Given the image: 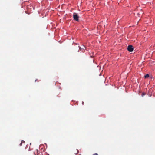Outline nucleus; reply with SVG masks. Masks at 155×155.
Masks as SVG:
<instances>
[{
  "instance_id": "obj_1",
  "label": "nucleus",
  "mask_w": 155,
  "mask_h": 155,
  "mask_svg": "<svg viewBox=\"0 0 155 155\" xmlns=\"http://www.w3.org/2000/svg\"><path fill=\"white\" fill-rule=\"evenodd\" d=\"M74 19L76 21H79V16L76 13H74L73 14Z\"/></svg>"
},
{
  "instance_id": "obj_2",
  "label": "nucleus",
  "mask_w": 155,
  "mask_h": 155,
  "mask_svg": "<svg viewBox=\"0 0 155 155\" xmlns=\"http://www.w3.org/2000/svg\"><path fill=\"white\" fill-rule=\"evenodd\" d=\"M133 47L132 45H128L127 47V50L129 52L133 51Z\"/></svg>"
},
{
  "instance_id": "obj_3",
  "label": "nucleus",
  "mask_w": 155,
  "mask_h": 155,
  "mask_svg": "<svg viewBox=\"0 0 155 155\" xmlns=\"http://www.w3.org/2000/svg\"><path fill=\"white\" fill-rule=\"evenodd\" d=\"M35 155H42V153L39 152L38 150H36L34 152Z\"/></svg>"
},
{
  "instance_id": "obj_4",
  "label": "nucleus",
  "mask_w": 155,
  "mask_h": 155,
  "mask_svg": "<svg viewBox=\"0 0 155 155\" xmlns=\"http://www.w3.org/2000/svg\"><path fill=\"white\" fill-rule=\"evenodd\" d=\"M143 11L142 10H140V11L138 13L137 15L139 17H140L141 16V15L143 14Z\"/></svg>"
},
{
  "instance_id": "obj_5",
  "label": "nucleus",
  "mask_w": 155,
  "mask_h": 155,
  "mask_svg": "<svg viewBox=\"0 0 155 155\" xmlns=\"http://www.w3.org/2000/svg\"><path fill=\"white\" fill-rule=\"evenodd\" d=\"M75 151L74 152V153L76 154H77L78 152V149H76V150H75Z\"/></svg>"
},
{
  "instance_id": "obj_6",
  "label": "nucleus",
  "mask_w": 155,
  "mask_h": 155,
  "mask_svg": "<svg viewBox=\"0 0 155 155\" xmlns=\"http://www.w3.org/2000/svg\"><path fill=\"white\" fill-rule=\"evenodd\" d=\"M149 76V74H147L144 77L145 78H148Z\"/></svg>"
},
{
  "instance_id": "obj_7",
  "label": "nucleus",
  "mask_w": 155,
  "mask_h": 155,
  "mask_svg": "<svg viewBox=\"0 0 155 155\" xmlns=\"http://www.w3.org/2000/svg\"><path fill=\"white\" fill-rule=\"evenodd\" d=\"M146 94L145 93L143 92L142 93V94L141 95L142 97H143L145 95H146Z\"/></svg>"
},
{
  "instance_id": "obj_8",
  "label": "nucleus",
  "mask_w": 155,
  "mask_h": 155,
  "mask_svg": "<svg viewBox=\"0 0 155 155\" xmlns=\"http://www.w3.org/2000/svg\"><path fill=\"white\" fill-rule=\"evenodd\" d=\"M21 142L22 143H25V141H23V140H22Z\"/></svg>"
},
{
  "instance_id": "obj_9",
  "label": "nucleus",
  "mask_w": 155,
  "mask_h": 155,
  "mask_svg": "<svg viewBox=\"0 0 155 155\" xmlns=\"http://www.w3.org/2000/svg\"><path fill=\"white\" fill-rule=\"evenodd\" d=\"M93 155H98V154L97 153H95L93 154Z\"/></svg>"
},
{
  "instance_id": "obj_10",
  "label": "nucleus",
  "mask_w": 155,
  "mask_h": 155,
  "mask_svg": "<svg viewBox=\"0 0 155 155\" xmlns=\"http://www.w3.org/2000/svg\"><path fill=\"white\" fill-rule=\"evenodd\" d=\"M22 143L21 142V143H20V146H21V145H22Z\"/></svg>"
},
{
  "instance_id": "obj_11",
  "label": "nucleus",
  "mask_w": 155,
  "mask_h": 155,
  "mask_svg": "<svg viewBox=\"0 0 155 155\" xmlns=\"http://www.w3.org/2000/svg\"><path fill=\"white\" fill-rule=\"evenodd\" d=\"M36 80H35V82H36Z\"/></svg>"
},
{
  "instance_id": "obj_12",
  "label": "nucleus",
  "mask_w": 155,
  "mask_h": 155,
  "mask_svg": "<svg viewBox=\"0 0 155 155\" xmlns=\"http://www.w3.org/2000/svg\"><path fill=\"white\" fill-rule=\"evenodd\" d=\"M78 155H81V154H79Z\"/></svg>"
}]
</instances>
